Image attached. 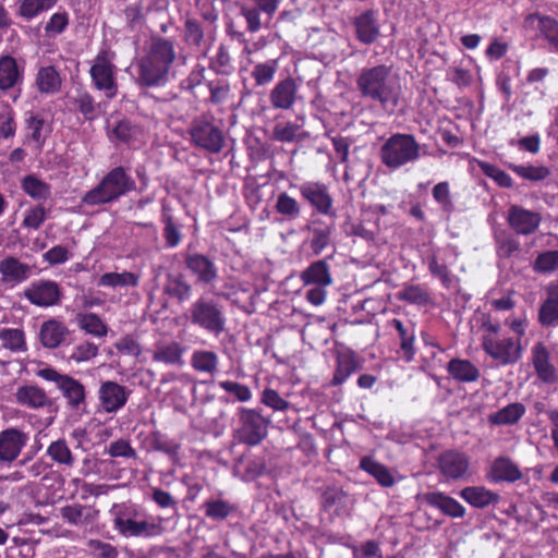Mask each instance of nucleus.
Instances as JSON below:
<instances>
[{
    "mask_svg": "<svg viewBox=\"0 0 558 558\" xmlns=\"http://www.w3.org/2000/svg\"><path fill=\"white\" fill-rule=\"evenodd\" d=\"M310 246L315 255H319L329 244L333 223L322 219H313L310 226Z\"/></svg>",
    "mask_w": 558,
    "mask_h": 558,
    "instance_id": "nucleus-34",
    "label": "nucleus"
},
{
    "mask_svg": "<svg viewBox=\"0 0 558 558\" xmlns=\"http://www.w3.org/2000/svg\"><path fill=\"white\" fill-rule=\"evenodd\" d=\"M175 56L174 41L161 36L150 37L149 48L144 54V57L169 71L175 61Z\"/></svg>",
    "mask_w": 558,
    "mask_h": 558,
    "instance_id": "nucleus-24",
    "label": "nucleus"
},
{
    "mask_svg": "<svg viewBox=\"0 0 558 558\" xmlns=\"http://www.w3.org/2000/svg\"><path fill=\"white\" fill-rule=\"evenodd\" d=\"M449 376L458 383H474L480 378V369L471 361L452 359L447 364Z\"/></svg>",
    "mask_w": 558,
    "mask_h": 558,
    "instance_id": "nucleus-36",
    "label": "nucleus"
},
{
    "mask_svg": "<svg viewBox=\"0 0 558 558\" xmlns=\"http://www.w3.org/2000/svg\"><path fill=\"white\" fill-rule=\"evenodd\" d=\"M240 421L242 423L239 429L240 441L254 446L266 436L267 421L257 411L241 409Z\"/></svg>",
    "mask_w": 558,
    "mask_h": 558,
    "instance_id": "nucleus-14",
    "label": "nucleus"
},
{
    "mask_svg": "<svg viewBox=\"0 0 558 558\" xmlns=\"http://www.w3.org/2000/svg\"><path fill=\"white\" fill-rule=\"evenodd\" d=\"M356 88L361 97L385 114L393 116L402 102V86L391 65L376 64L360 70Z\"/></svg>",
    "mask_w": 558,
    "mask_h": 558,
    "instance_id": "nucleus-1",
    "label": "nucleus"
},
{
    "mask_svg": "<svg viewBox=\"0 0 558 558\" xmlns=\"http://www.w3.org/2000/svg\"><path fill=\"white\" fill-rule=\"evenodd\" d=\"M209 69L220 75H230L232 73L231 57L225 45L218 47L216 57L209 62Z\"/></svg>",
    "mask_w": 558,
    "mask_h": 558,
    "instance_id": "nucleus-56",
    "label": "nucleus"
},
{
    "mask_svg": "<svg viewBox=\"0 0 558 558\" xmlns=\"http://www.w3.org/2000/svg\"><path fill=\"white\" fill-rule=\"evenodd\" d=\"M186 268L196 277V282L211 286L218 278V269L214 262L199 253L186 254L184 258Z\"/></svg>",
    "mask_w": 558,
    "mask_h": 558,
    "instance_id": "nucleus-20",
    "label": "nucleus"
},
{
    "mask_svg": "<svg viewBox=\"0 0 558 558\" xmlns=\"http://www.w3.org/2000/svg\"><path fill=\"white\" fill-rule=\"evenodd\" d=\"M532 364L542 383L548 385L557 383V371L550 363V353L543 342H537L532 348Z\"/></svg>",
    "mask_w": 558,
    "mask_h": 558,
    "instance_id": "nucleus-23",
    "label": "nucleus"
},
{
    "mask_svg": "<svg viewBox=\"0 0 558 558\" xmlns=\"http://www.w3.org/2000/svg\"><path fill=\"white\" fill-rule=\"evenodd\" d=\"M190 322L216 337L226 330L223 307L209 298H198L189 308Z\"/></svg>",
    "mask_w": 558,
    "mask_h": 558,
    "instance_id": "nucleus-4",
    "label": "nucleus"
},
{
    "mask_svg": "<svg viewBox=\"0 0 558 558\" xmlns=\"http://www.w3.org/2000/svg\"><path fill=\"white\" fill-rule=\"evenodd\" d=\"M23 191L34 199H47L50 197L51 189L46 182L34 174H28L22 180Z\"/></svg>",
    "mask_w": 558,
    "mask_h": 558,
    "instance_id": "nucleus-49",
    "label": "nucleus"
},
{
    "mask_svg": "<svg viewBox=\"0 0 558 558\" xmlns=\"http://www.w3.org/2000/svg\"><path fill=\"white\" fill-rule=\"evenodd\" d=\"M508 168L523 180L530 182H541L550 175V169L546 166L534 165H514L510 163Z\"/></svg>",
    "mask_w": 558,
    "mask_h": 558,
    "instance_id": "nucleus-44",
    "label": "nucleus"
},
{
    "mask_svg": "<svg viewBox=\"0 0 558 558\" xmlns=\"http://www.w3.org/2000/svg\"><path fill=\"white\" fill-rule=\"evenodd\" d=\"M89 72L95 86L99 90H105L108 98L116 96L118 85L114 80V65L107 58L105 50L98 53Z\"/></svg>",
    "mask_w": 558,
    "mask_h": 558,
    "instance_id": "nucleus-15",
    "label": "nucleus"
},
{
    "mask_svg": "<svg viewBox=\"0 0 558 558\" xmlns=\"http://www.w3.org/2000/svg\"><path fill=\"white\" fill-rule=\"evenodd\" d=\"M69 25V14L66 12H58L52 14L45 26V33L48 37H54L65 31Z\"/></svg>",
    "mask_w": 558,
    "mask_h": 558,
    "instance_id": "nucleus-63",
    "label": "nucleus"
},
{
    "mask_svg": "<svg viewBox=\"0 0 558 558\" xmlns=\"http://www.w3.org/2000/svg\"><path fill=\"white\" fill-rule=\"evenodd\" d=\"M421 157V145L414 135L395 133L380 146L379 158L390 170H398L409 163L416 162Z\"/></svg>",
    "mask_w": 558,
    "mask_h": 558,
    "instance_id": "nucleus-3",
    "label": "nucleus"
},
{
    "mask_svg": "<svg viewBox=\"0 0 558 558\" xmlns=\"http://www.w3.org/2000/svg\"><path fill=\"white\" fill-rule=\"evenodd\" d=\"M347 494L339 487H327L322 494L320 504L325 511L338 510L344 506Z\"/></svg>",
    "mask_w": 558,
    "mask_h": 558,
    "instance_id": "nucleus-53",
    "label": "nucleus"
},
{
    "mask_svg": "<svg viewBox=\"0 0 558 558\" xmlns=\"http://www.w3.org/2000/svg\"><path fill=\"white\" fill-rule=\"evenodd\" d=\"M24 296L33 305L50 307L60 303L62 291L56 281L40 279L32 282L31 286L25 289Z\"/></svg>",
    "mask_w": 558,
    "mask_h": 558,
    "instance_id": "nucleus-13",
    "label": "nucleus"
},
{
    "mask_svg": "<svg viewBox=\"0 0 558 558\" xmlns=\"http://www.w3.org/2000/svg\"><path fill=\"white\" fill-rule=\"evenodd\" d=\"M447 78L459 88H465L472 84V72L461 65H452L447 70Z\"/></svg>",
    "mask_w": 558,
    "mask_h": 558,
    "instance_id": "nucleus-60",
    "label": "nucleus"
},
{
    "mask_svg": "<svg viewBox=\"0 0 558 558\" xmlns=\"http://www.w3.org/2000/svg\"><path fill=\"white\" fill-rule=\"evenodd\" d=\"M28 440V435L16 427L0 432V462H13Z\"/></svg>",
    "mask_w": 558,
    "mask_h": 558,
    "instance_id": "nucleus-19",
    "label": "nucleus"
},
{
    "mask_svg": "<svg viewBox=\"0 0 558 558\" xmlns=\"http://www.w3.org/2000/svg\"><path fill=\"white\" fill-rule=\"evenodd\" d=\"M150 445L153 449L167 453L168 456H177L180 446L173 441L167 439L160 432H155L150 437Z\"/></svg>",
    "mask_w": 558,
    "mask_h": 558,
    "instance_id": "nucleus-62",
    "label": "nucleus"
},
{
    "mask_svg": "<svg viewBox=\"0 0 558 558\" xmlns=\"http://www.w3.org/2000/svg\"><path fill=\"white\" fill-rule=\"evenodd\" d=\"M39 92L54 94L60 89L61 78L53 66L41 68L36 77Z\"/></svg>",
    "mask_w": 558,
    "mask_h": 558,
    "instance_id": "nucleus-46",
    "label": "nucleus"
},
{
    "mask_svg": "<svg viewBox=\"0 0 558 558\" xmlns=\"http://www.w3.org/2000/svg\"><path fill=\"white\" fill-rule=\"evenodd\" d=\"M478 167L481 171L486 177L494 180L498 186L504 189H510L513 186L512 178L506 171L501 170L499 167L486 161H480Z\"/></svg>",
    "mask_w": 558,
    "mask_h": 558,
    "instance_id": "nucleus-55",
    "label": "nucleus"
},
{
    "mask_svg": "<svg viewBox=\"0 0 558 558\" xmlns=\"http://www.w3.org/2000/svg\"><path fill=\"white\" fill-rule=\"evenodd\" d=\"M538 323L543 327L558 326V281L547 289V298L538 308Z\"/></svg>",
    "mask_w": 558,
    "mask_h": 558,
    "instance_id": "nucleus-31",
    "label": "nucleus"
},
{
    "mask_svg": "<svg viewBox=\"0 0 558 558\" xmlns=\"http://www.w3.org/2000/svg\"><path fill=\"white\" fill-rule=\"evenodd\" d=\"M114 529L124 537H155L163 533L160 523L136 520L128 512L119 514L114 519Z\"/></svg>",
    "mask_w": 558,
    "mask_h": 558,
    "instance_id": "nucleus-11",
    "label": "nucleus"
},
{
    "mask_svg": "<svg viewBox=\"0 0 558 558\" xmlns=\"http://www.w3.org/2000/svg\"><path fill=\"white\" fill-rule=\"evenodd\" d=\"M460 497L476 509L498 504L500 496L485 486H468L460 490Z\"/></svg>",
    "mask_w": 558,
    "mask_h": 558,
    "instance_id": "nucleus-32",
    "label": "nucleus"
},
{
    "mask_svg": "<svg viewBox=\"0 0 558 558\" xmlns=\"http://www.w3.org/2000/svg\"><path fill=\"white\" fill-rule=\"evenodd\" d=\"M75 109H77L86 120H94L97 116L98 105L88 93H80L73 100Z\"/></svg>",
    "mask_w": 558,
    "mask_h": 558,
    "instance_id": "nucleus-59",
    "label": "nucleus"
},
{
    "mask_svg": "<svg viewBox=\"0 0 558 558\" xmlns=\"http://www.w3.org/2000/svg\"><path fill=\"white\" fill-rule=\"evenodd\" d=\"M359 469L375 478L378 485L384 488L392 487L402 477H396L392 471L384 463L375 460L372 456H364L360 459Z\"/></svg>",
    "mask_w": 558,
    "mask_h": 558,
    "instance_id": "nucleus-26",
    "label": "nucleus"
},
{
    "mask_svg": "<svg viewBox=\"0 0 558 558\" xmlns=\"http://www.w3.org/2000/svg\"><path fill=\"white\" fill-rule=\"evenodd\" d=\"M37 376L51 381L60 390L70 410L80 411L86 407L85 386L74 377L68 374H61L50 366L37 371Z\"/></svg>",
    "mask_w": 558,
    "mask_h": 558,
    "instance_id": "nucleus-6",
    "label": "nucleus"
},
{
    "mask_svg": "<svg viewBox=\"0 0 558 558\" xmlns=\"http://www.w3.org/2000/svg\"><path fill=\"white\" fill-rule=\"evenodd\" d=\"M494 241L498 258L508 259L521 251V244L517 234L507 229L495 230Z\"/></svg>",
    "mask_w": 558,
    "mask_h": 558,
    "instance_id": "nucleus-35",
    "label": "nucleus"
},
{
    "mask_svg": "<svg viewBox=\"0 0 558 558\" xmlns=\"http://www.w3.org/2000/svg\"><path fill=\"white\" fill-rule=\"evenodd\" d=\"M130 393L131 390L113 380L102 381L98 390L100 405L106 413H116L122 409Z\"/></svg>",
    "mask_w": 558,
    "mask_h": 558,
    "instance_id": "nucleus-17",
    "label": "nucleus"
},
{
    "mask_svg": "<svg viewBox=\"0 0 558 558\" xmlns=\"http://www.w3.org/2000/svg\"><path fill=\"white\" fill-rule=\"evenodd\" d=\"M169 70L143 56L137 62L135 83L141 88L165 86L169 81Z\"/></svg>",
    "mask_w": 558,
    "mask_h": 558,
    "instance_id": "nucleus-16",
    "label": "nucleus"
},
{
    "mask_svg": "<svg viewBox=\"0 0 558 558\" xmlns=\"http://www.w3.org/2000/svg\"><path fill=\"white\" fill-rule=\"evenodd\" d=\"M506 221L517 235L529 236L538 230L542 223V215L538 211L513 204L507 210Z\"/></svg>",
    "mask_w": 558,
    "mask_h": 558,
    "instance_id": "nucleus-10",
    "label": "nucleus"
},
{
    "mask_svg": "<svg viewBox=\"0 0 558 558\" xmlns=\"http://www.w3.org/2000/svg\"><path fill=\"white\" fill-rule=\"evenodd\" d=\"M525 414V407L520 402L510 403L488 417L493 425H513Z\"/></svg>",
    "mask_w": 558,
    "mask_h": 558,
    "instance_id": "nucleus-41",
    "label": "nucleus"
},
{
    "mask_svg": "<svg viewBox=\"0 0 558 558\" xmlns=\"http://www.w3.org/2000/svg\"><path fill=\"white\" fill-rule=\"evenodd\" d=\"M490 483H514L522 478V472L519 466L508 457L496 458L486 474Z\"/></svg>",
    "mask_w": 558,
    "mask_h": 558,
    "instance_id": "nucleus-25",
    "label": "nucleus"
},
{
    "mask_svg": "<svg viewBox=\"0 0 558 558\" xmlns=\"http://www.w3.org/2000/svg\"><path fill=\"white\" fill-rule=\"evenodd\" d=\"M99 511L95 509L93 506L81 505V504H72L66 505L60 509L61 518L69 524L85 527L87 525L93 524Z\"/></svg>",
    "mask_w": 558,
    "mask_h": 558,
    "instance_id": "nucleus-27",
    "label": "nucleus"
},
{
    "mask_svg": "<svg viewBox=\"0 0 558 558\" xmlns=\"http://www.w3.org/2000/svg\"><path fill=\"white\" fill-rule=\"evenodd\" d=\"M192 366L196 371L215 373L218 366V356L213 351H195L192 355Z\"/></svg>",
    "mask_w": 558,
    "mask_h": 558,
    "instance_id": "nucleus-54",
    "label": "nucleus"
},
{
    "mask_svg": "<svg viewBox=\"0 0 558 558\" xmlns=\"http://www.w3.org/2000/svg\"><path fill=\"white\" fill-rule=\"evenodd\" d=\"M387 327L396 331L395 338L399 344L396 351L398 357L405 363L413 362L417 352L415 324L411 320L403 322L399 318H393L388 320Z\"/></svg>",
    "mask_w": 558,
    "mask_h": 558,
    "instance_id": "nucleus-9",
    "label": "nucleus"
},
{
    "mask_svg": "<svg viewBox=\"0 0 558 558\" xmlns=\"http://www.w3.org/2000/svg\"><path fill=\"white\" fill-rule=\"evenodd\" d=\"M398 299L409 304L427 306L432 304L428 291L420 284H408L398 292Z\"/></svg>",
    "mask_w": 558,
    "mask_h": 558,
    "instance_id": "nucleus-45",
    "label": "nucleus"
},
{
    "mask_svg": "<svg viewBox=\"0 0 558 558\" xmlns=\"http://www.w3.org/2000/svg\"><path fill=\"white\" fill-rule=\"evenodd\" d=\"M214 117L202 114L192 120L187 133L191 143L207 153L219 154L226 144L222 130L214 123Z\"/></svg>",
    "mask_w": 558,
    "mask_h": 558,
    "instance_id": "nucleus-5",
    "label": "nucleus"
},
{
    "mask_svg": "<svg viewBox=\"0 0 558 558\" xmlns=\"http://www.w3.org/2000/svg\"><path fill=\"white\" fill-rule=\"evenodd\" d=\"M558 269V250H548L537 255L534 270L541 274L553 272Z\"/></svg>",
    "mask_w": 558,
    "mask_h": 558,
    "instance_id": "nucleus-58",
    "label": "nucleus"
},
{
    "mask_svg": "<svg viewBox=\"0 0 558 558\" xmlns=\"http://www.w3.org/2000/svg\"><path fill=\"white\" fill-rule=\"evenodd\" d=\"M76 322L78 326L85 330L87 333L104 337L108 332L107 325L100 319L97 314L88 313V314H77Z\"/></svg>",
    "mask_w": 558,
    "mask_h": 558,
    "instance_id": "nucleus-51",
    "label": "nucleus"
},
{
    "mask_svg": "<svg viewBox=\"0 0 558 558\" xmlns=\"http://www.w3.org/2000/svg\"><path fill=\"white\" fill-rule=\"evenodd\" d=\"M16 402L29 409L50 408L54 401L37 385H23L16 389Z\"/></svg>",
    "mask_w": 558,
    "mask_h": 558,
    "instance_id": "nucleus-28",
    "label": "nucleus"
},
{
    "mask_svg": "<svg viewBox=\"0 0 558 558\" xmlns=\"http://www.w3.org/2000/svg\"><path fill=\"white\" fill-rule=\"evenodd\" d=\"M136 189L135 181L121 166L111 169L99 183L82 198L88 206L105 205L118 201Z\"/></svg>",
    "mask_w": 558,
    "mask_h": 558,
    "instance_id": "nucleus-2",
    "label": "nucleus"
},
{
    "mask_svg": "<svg viewBox=\"0 0 558 558\" xmlns=\"http://www.w3.org/2000/svg\"><path fill=\"white\" fill-rule=\"evenodd\" d=\"M204 513L214 521H223L235 511V508L223 499H209L203 505Z\"/></svg>",
    "mask_w": 558,
    "mask_h": 558,
    "instance_id": "nucleus-48",
    "label": "nucleus"
},
{
    "mask_svg": "<svg viewBox=\"0 0 558 558\" xmlns=\"http://www.w3.org/2000/svg\"><path fill=\"white\" fill-rule=\"evenodd\" d=\"M68 333L69 329L63 323L53 318L48 319L40 326V343L47 349H56L64 341Z\"/></svg>",
    "mask_w": 558,
    "mask_h": 558,
    "instance_id": "nucleus-33",
    "label": "nucleus"
},
{
    "mask_svg": "<svg viewBox=\"0 0 558 558\" xmlns=\"http://www.w3.org/2000/svg\"><path fill=\"white\" fill-rule=\"evenodd\" d=\"M2 347L13 352L26 351L25 335L22 329L3 328L0 330Z\"/></svg>",
    "mask_w": 558,
    "mask_h": 558,
    "instance_id": "nucleus-50",
    "label": "nucleus"
},
{
    "mask_svg": "<svg viewBox=\"0 0 558 558\" xmlns=\"http://www.w3.org/2000/svg\"><path fill=\"white\" fill-rule=\"evenodd\" d=\"M305 284L328 286L331 283V274L327 259L312 263L301 275Z\"/></svg>",
    "mask_w": 558,
    "mask_h": 558,
    "instance_id": "nucleus-39",
    "label": "nucleus"
},
{
    "mask_svg": "<svg viewBox=\"0 0 558 558\" xmlns=\"http://www.w3.org/2000/svg\"><path fill=\"white\" fill-rule=\"evenodd\" d=\"M57 0H23L19 14L27 20L38 15L40 12L46 11L54 5Z\"/></svg>",
    "mask_w": 558,
    "mask_h": 558,
    "instance_id": "nucleus-57",
    "label": "nucleus"
},
{
    "mask_svg": "<svg viewBox=\"0 0 558 558\" xmlns=\"http://www.w3.org/2000/svg\"><path fill=\"white\" fill-rule=\"evenodd\" d=\"M432 195L434 201L438 204L442 214L449 219L450 216L456 210L454 203L451 197L450 185L449 182L442 181L437 183L433 190Z\"/></svg>",
    "mask_w": 558,
    "mask_h": 558,
    "instance_id": "nucleus-47",
    "label": "nucleus"
},
{
    "mask_svg": "<svg viewBox=\"0 0 558 558\" xmlns=\"http://www.w3.org/2000/svg\"><path fill=\"white\" fill-rule=\"evenodd\" d=\"M162 220L165 222L163 238L166 240V245L168 247L178 246L182 239L179 227L175 226L171 215L163 214Z\"/></svg>",
    "mask_w": 558,
    "mask_h": 558,
    "instance_id": "nucleus-61",
    "label": "nucleus"
},
{
    "mask_svg": "<svg viewBox=\"0 0 558 558\" xmlns=\"http://www.w3.org/2000/svg\"><path fill=\"white\" fill-rule=\"evenodd\" d=\"M47 211L41 205H37L25 213L22 226L27 229L37 230L45 222Z\"/></svg>",
    "mask_w": 558,
    "mask_h": 558,
    "instance_id": "nucleus-64",
    "label": "nucleus"
},
{
    "mask_svg": "<svg viewBox=\"0 0 558 558\" xmlns=\"http://www.w3.org/2000/svg\"><path fill=\"white\" fill-rule=\"evenodd\" d=\"M356 39L364 45L374 44L380 35V24L378 13L373 9H367L356 15L352 22Z\"/></svg>",
    "mask_w": 558,
    "mask_h": 558,
    "instance_id": "nucleus-18",
    "label": "nucleus"
},
{
    "mask_svg": "<svg viewBox=\"0 0 558 558\" xmlns=\"http://www.w3.org/2000/svg\"><path fill=\"white\" fill-rule=\"evenodd\" d=\"M424 498L428 506L438 509L447 517L461 519L465 515L464 506L446 493L430 492L425 494Z\"/></svg>",
    "mask_w": 558,
    "mask_h": 558,
    "instance_id": "nucleus-29",
    "label": "nucleus"
},
{
    "mask_svg": "<svg viewBox=\"0 0 558 558\" xmlns=\"http://www.w3.org/2000/svg\"><path fill=\"white\" fill-rule=\"evenodd\" d=\"M436 466L446 482H464L472 476L471 458L459 449H447L440 452Z\"/></svg>",
    "mask_w": 558,
    "mask_h": 558,
    "instance_id": "nucleus-7",
    "label": "nucleus"
},
{
    "mask_svg": "<svg viewBox=\"0 0 558 558\" xmlns=\"http://www.w3.org/2000/svg\"><path fill=\"white\" fill-rule=\"evenodd\" d=\"M183 347L172 341L165 345H158L153 354V361L171 365H182Z\"/></svg>",
    "mask_w": 558,
    "mask_h": 558,
    "instance_id": "nucleus-43",
    "label": "nucleus"
},
{
    "mask_svg": "<svg viewBox=\"0 0 558 558\" xmlns=\"http://www.w3.org/2000/svg\"><path fill=\"white\" fill-rule=\"evenodd\" d=\"M22 80L16 60L9 56L0 57V89L8 90Z\"/></svg>",
    "mask_w": 558,
    "mask_h": 558,
    "instance_id": "nucleus-40",
    "label": "nucleus"
},
{
    "mask_svg": "<svg viewBox=\"0 0 558 558\" xmlns=\"http://www.w3.org/2000/svg\"><path fill=\"white\" fill-rule=\"evenodd\" d=\"M361 367L353 351L342 352L337 357V366L331 379L332 386L342 385L353 373Z\"/></svg>",
    "mask_w": 558,
    "mask_h": 558,
    "instance_id": "nucleus-38",
    "label": "nucleus"
},
{
    "mask_svg": "<svg viewBox=\"0 0 558 558\" xmlns=\"http://www.w3.org/2000/svg\"><path fill=\"white\" fill-rule=\"evenodd\" d=\"M183 41L191 49L202 51L206 56L213 41V36L210 33L206 34L201 21L187 17L183 25Z\"/></svg>",
    "mask_w": 558,
    "mask_h": 558,
    "instance_id": "nucleus-22",
    "label": "nucleus"
},
{
    "mask_svg": "<svg viewBox=\"0 0 558 558\" xmlns=\"http://www.w3.org/2000/svg\"><path fill=\"white\" fill-rule=\"evenodd\" d=\"M537 23L538 38L545 40L549 50L558 53V20L539 12L530 13L525 16V24L532 26Z\"/></svg>",
    "mask_w": 558,
    "mask_h": 558,
    "instance_id": "nucleus-21",
    "label": "nucleus"
},
{
    "mask_svg": "<svg viewBox=\"0 0 558 558\" xmlns=\"http://www.w3.org/2000/svg\"><path fill=\"white\" fill-rule=\"evenodd\" d=\"M302 197L307 201L319 214L335 219L333 199L328 186L320 182H304L299 187Z\"/></svg>",
    "mask_w": 558,
    "mask_h": 558,
    "instance_id": "nucleus-12",
    "label": "nucleus"
},
{
    "mask_svg": "<svg viewBox=\"0 0 558 558\" xmlns=\"http://www.w3.org/2000/svg\"><path fill=\"white\" fill-rule=\"evenodd\" d=\"M482 347L487 355L501 365H513L522 357L523 347L520 339L483 336Z\"/></svg>",
    "mask_w": 558,
    "mask_h": 558,
    "instance_id": "nucleus-8",
    "label": "nucleus"
},
{
    "mask_svg": "<svg viewBox=\"0 0 558 558\" xmlns=\"http://www.w3.org/2000/svg\"><path fill=\"white\" fill-rule=\"evenodd\" d=\"M140 277L130 271L119 272H106L99 279L100 286L106 287H136L138 284Z\"/></svg>",
    "mask_w": 558,
    "mask_h": 558,
    "instance_id": "nucleus-52",
    "label": "nucleus"
},
{
    "mask_svg": "<svg viewBox=\"0 0 558 558\" xmlns=\"http://www.w3.org/2000/svg\"><path fill=\"white\" fill-rule=\"evenodd\" d=\"M46 454L58 465L72 468L75 463L74 454L64 438L52 441L48 446Z\"/></svg>",
    "mask_w": 558,
    "mask_h": 558,
    "instance_id": "nucleus-42",
    "label": "nucleus"
},
{
    "mask_svg": "<svg viewBox=\"0 0 558 558\" xmlns=\"http://www.w3.org/2000/svg\"><path fill=\"white\" fill-rule=\"evenodd\" d=\"M192 286L182 272L167 274L162 292L171 300L182 304L191 299Z\"/></svg>",
    "mask_w": 558,
    "mask_h": 558,
    "instance_id": "nucleus-30",
    "label": "nucleus"
},
{
    "mask_svg": "<svg viewBox=\"0 0 558 558\" xmlns=\"http://www.w3.org/2000/svg\"><path fill=\"white\" fill-rule=\"evenodd\" d=\"M2 280L7 282H21L32 274V266L20 262L14 256H8L0 262Z\"/></svg>",
    "mask_w": 558,
    "mask_h": 558,
    "instance_id": "nucleus-37",
    "label": "nucleus"
}]
</instances>
